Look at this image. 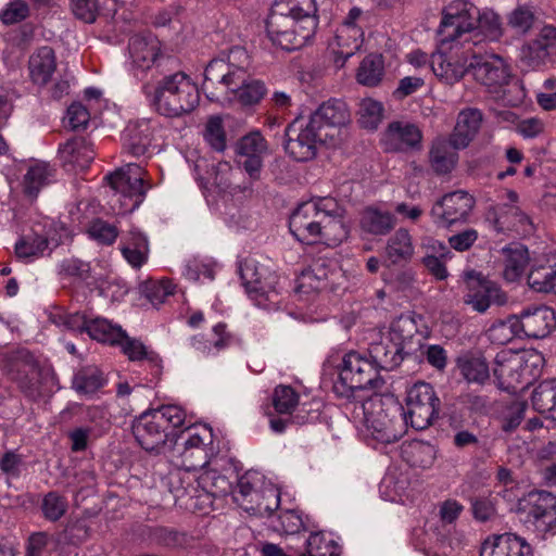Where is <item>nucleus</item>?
<instances>
[{
    "label": "nucleus",
    "mask_w": 556,
    "mask_h": 556,
    "mask_svg": "<svg viewBox=\"0 0 556 556\" xmlns=\"http://www.w3.org/2000/svg\"><path fill=\"white\" fill-rule=\"evenodd\" d=\"M87 333L93 340L112 345L121 343L125 338V331L119 326L102 317L89 318Z\"/></svg>",
    "instance_id": "43"
},
{
    "label": "nucleus",
    "mask_w": 556,
    "mask_h": 556,
    "mask_svg": "<svg viewBox=\"0 0 556 556\" xmlns=\"http://www.w3.org/2000/svg\"><path fill=\"white\" fill-rule=\"evenodd\" d=\"M148 539L152 544L168 548L181 547L187 543L185 533L166 527L150 528Z\"/></svg>",
    "instance_id": "50"
},
{
    "label": "nucleus",
    "mask_w": 556,
    "mask_h": 556,
    "mask_svg": "<svg viewBox=\"0 0 556 556\" xmlns=\"http://www.w3.org/2000/svg\"><path fill=\"white\" fill-rule=\"evenodd\" d=\"M464 279L470 290L465 295V303L471 305L477 312L484 313L492 303L497 305L506 303V294L495 283L482 279L479 273L466 271Z\"/></svg>",
    "instance_id": "22"
},
{
    "label": "nucleus",
    "mask_w": 556,
    "mask_h": 556,
    "mask_svg": "<svg viewBox=\"0 0 556 556\" xmlns=\"http://www.w3.org/2000/svg\"><path fill=\"white\" fill-rule=\"evenodd\" d=\"M59 154L64 165L84 170L94 159L92 147L87 141H65L59 147Z\"/></svg>",
    "instance_id": "34"
},
{
    "label": "nucleus",
    "mask_w": 556,
    "mask_h": 556,
    "mask_svg": "<svg viewBox=\"0 0 556 556\" xmlns=\"http://www.w3.org/2000/svg\"><path fill=\"white\" fill-rule=\"evenodd\" d=\"M339 277H341V271L337 267L336 262L317 258L311 264L308 269L302 273L298 291L333 290L334 281Z\"/></svg>",
    "instance_id": "24"
},
{
    "label": "nucleus",
    "mask_w": 556,
    "mask_h": 556,
    "mask_svg": "<svg viewBox=\"0 0 556 556\" xmlns=\"http://www.w3.org/2000/svg\"><path fill=\"white\" fill-rule=\"evenodd\" d=\"M405 453L408 455V462L414 467L429 468L435 459V448L427 442H413L408 445Z\"/></svg>",
    "instance_id": "52"
},
{
    "label": "nucleus",
    "mask_w": 556,
    "mask_h": 556,
    "mask_svg": "<svg viewBox=\"0 0 556 556\" xmlns=\"http://www.w3.org/2000/svg\"><path fill=\"white\" fill-rule=\"evenodd\" d=\"M439 406L440 400L429 383H415L407 391L404 421L416 430H424L438 417Z\"/></svg>",
    "instance_id": "13"
},
{
    "label": "nucleus",
    "mask_w": 556,
    "mask_h": 556,
    "mask_svg": "<svg viewBox=\"0 0 556 556\" xmlns=\"http://www.w3.org/2000/svg\"><path fill=\"white\" fill-rule=\"evenodd\" d=\"M503 276L509 282L517 281L525 273L529 263L528 249L519 243H511L502 250Z\"/></svg>",
    "instance_id": "33"
},
{
    "label": "nucleus",
    "mask_w": 556,
    "mask_h": 556,
    "mask_svg": "<svg viewBox=\"0 0 556 556\" xmlns=\"http://www.w3.org/2000/svg\"><path fill=\"white\" fill-rule=\"evenodd\" d=\"M318 26L315 0H276L266 18V31L275 46L286 51L304 47Z\"/></svg>",
    "instance_id": "2"
},
{
    "label": "nucleus",
    "mask_w": 556,
    "mask_h": 556,
    "mask_svg": "<svg viewBox=\"0 0 556 556\" xmlns=\"http://www.w3.org/2000/svg\"><path fill=\"white\" fill-rule=\"evenodd\" d=\"M89 538V526L86 519H75L67 522L63 539L68 544H79Z\"/></svg>",
    "instance_id": "64"
},
{
    "label": "nucleus",
    "mask_w": 556,
    "mask_h": 556,
    "mask_svg": "<svg viewBox=\"0 0 556 556\" xmlns=\"http://www.w3.org/2000/svg\"><path fill=\"white\" fill-rule=\"evenodd\" d=\"M533 408L542 415L555 420L556 415V379L542 381L531 396Z\"/></svg>",
    "instance_id": "41"
},
{
    "label": "nucleus",
    "mask_w": 556,
    "mask_h": 556,
    "mask_svg": "<svg viewBox=\"0 0 556 556\" xmlns=\"http://www.w3.org/2000/svg\"><path fill=\"white\" fill-rule=\"evenodd\" d=\"M469 58L448 59L444 53H432L431 68L433 74L444 84L454 85L469 74Z\"/></svg>",
    "instance_id": "27"
},
{
    "label": "nucleus",
    "mask_w": 556,
    "mask_h": 556,
    "mask_svg": "<svg viewBox=\"0 0 556 556\" xmlns=\"http://www.w3.org/2000/svg\"><path fill=\"white\" fill-rule=\"evenodd\" d=\"M518 510L539 532L556 533V495L547 491L530 492L519 502Z\"/></svg>",
    "instance_id": "16"
},
{
    "label": "nucleus",
    "mask_w": 556,
    "mask_h": 556,
    "mask_svg": "<svg viewBox=\"0 0 556 556\" xmlns=\"http://www.w3.org/2000/svg\"><path fill=\"white\" fill-rule=\"evenodd\" d=\"M520 329L516 315L509 316L505 320H500L493 324L489 330L488 336L493 343L504 345L513 341L516 336H519Z\"/></svg>",
    "instance_id": "49"
},
{
    "label": "nucleus",
    "mask_w": 556,
    "mask_h": 556,
    "mask_svg": "<svg viewBox=\"0 0 556 556\" xmlns=\"http://www.w3.org/2000/svg\"><path fill=\"white\" fill-rule=\"evenodd\" d=\"M349 39L350 38L343 35V31L336 36L338 49H333L332 53L333 62L337 67H343L345 62L355 54L363 43V39H358L357 37L353 38L352 42H349Z\"/></svg>",
    "instance_id": "59"
},
{
    "label": "nucleus",
    "mask_w": 556,
    "mask_h": 556,
    "mask_svg": "<svg viewBox=\"0 0 556 556\" xmlns=\"http://www.w3.org/2000/svg\"><path fill=\"white\" fill-rule=\"evenodd\" d=\"M517 319L520 332L528 338H545L556 328L554 309L544 305L523 309Z\"/></svg>",
    "instance_id": "23"
},
{
    "label": "nucleus",
    "mask_w": 556,
    "mask_h": 556,
    "mask_svg": "<svg viewBox=\"0 0 556 556\" xmlns=\"http://www.w3.org/2000/svg\"><path fill=\"white\" fill-rule=\"evenodd\" d=\"M383 380L376 367L367 357L358 352H349L344 355L339 370V378L333 384V392L342 399L356 397V392L372 389L378 390Z\"/></svg>",
    "instance_id": "7"
},
{
    "label": "nucleus",
    "mask_w": 556,
    "mask_h": 556,
    "mask_svg": "<svg viewBox=\"0 0 556 556\" xmlns=\"http://www.w3.org/2000/svg\"><path fill=\"white\" fill-rule=\"evenodd\" d=\"M242 80L241 84L229 81L216 87L211 86L203 92L210 101H236L242 106L257 104L267 92L264 81L252 78L250 74H247Z\"/></svg>",
    "instance_id": "19"
},
{
    "label": "nucleus",
    "mask_w": 556,
    "mask_h": 556,
    "mask_svg": "<svg viewBox=\"0 0 556 556\" xmlns=\"http://www.w3.org/2000/svg\"><path fill=\"white\" fill-rule=\"evenodd\" d=\"M199 492L213 497H222L231 491V483L227 477L218 473L216 470H204L199 475Z\"/></svg>",
    "instance_id": "45"
},
{
    "label": "nucleus",
    "mask_w": 556,
    "mask_h": 556,
    "mask_svg": "<svg viewBox=\"0 0 556 556\" xmlns=\"http://www.w3.org/2000/svg\"><path fill=\"white\" fill-rule=\"evenodd\" d=\"M414 254V244L407 229H397L388 240L386 247L387 261L392 265L410 261Z\"/></svg>",
    "instance_id": "36"
},
{
    "label": "nucleus",
    "mask_w": 556,
    "mask_h": 556,
    "mask_svg": "<svg viewBox=\"0 0 556 556\" xmlns=\"http://www.w3.org/2000/svg\"><path fill=\"white\" fill-rule=\"evenodd\" d=\"M128 51L132 68L142 73L152 66L159 68L176 63L172 56L161 53L160 41L156 38L132 36L128 42Z\"/></svg>",
    "instance_id": "21"
},
{
    "label": "nucleus",
    "mask_w": 556,
    "mask_h": 556,
    "mask_svg": "<svg viewBox=\"0 0 556 556\" xmlns=\"http://www.w3.org/2000/svg\"><path fill=\"white\" fill-rule=\"evenodd\" d=\"M225 139H263L258 129H249L244 119L225 115Z\"/></svg>",
    "instance_id": "55"
},
{
    "label": "nucleus",
    "mask_w": 556,
    "mask_h": 556,
    "mask_svg": "<svg viewBox=\"0 0 556 556\" xmlns=\"http://www.w3.org/2000/svg\"><path fill=\"white\" fill-rule=\"evenodd\" d=\"M106 383L103 371L94 365L79 368L73 376L72 388L81 395H91Z\"/></svg>",
    "instance_id": "38"
},
{
    "label": "nucleus",
    "mask_w": 556,
    "mask_h": 556,
    "mask_svg": "<svg viewBox=\"0 0 556 556\" xmlns=\"http://www.w3.org/2000/svg\"><path fill=\"white\" fill-rule=\"evenodd\" d=\"M267 150L266 141H235L237 163L256 178L262 167V155Z\"/></svg>",
    "instance_id": "31"
},
{
    "label": "nucleus",
    "mask_w": 556,
    "mask_h": 556,
    "mask_svg": "<svg viewBox=\"0 0 556 556\" xmlns=\"http://www.w3.org/2000/svg\"><path fill=\"white\" fill-rule=\"evenodd\" d=\"M469 74L473 79L497 92L503 89L502 99L509 106H518L526 98L519 79H514L507 62L498 54H476L468 59Z\"/></svg>",
    "instance_id": "5"
},
{
    "label": "nucleus",
    "mask_w": 556,
    "mask_h": 556,
    "mask_svg": "<svg viewBox=\"0 0 556 556\" xmlns=\"http://www.w3.org/2000/svg\"><path fill=\"white\" fill-rule=\"evenodd\" d=\"M476 205L475 198L464 190L448 192L438 199L430 211L433 223L442 228H451L468 223Z\"/></svg>",
    "instance_id": "15"
},
{
    "label": "nucleus",
    "mask_w": 556,
    "mask_h": 556,
    "mask_svg": "<svg viewBox=\"0 0 556 556\" xmlns=\"http://www.w3.org/2000/svg\"><path fill=\"white\" fill-rule=\"evenodd\" d=\"M529 287L541 293H556V262L533 267L528 275Z\"/></svg>",
    "instance_id": "44"
},
{
    "label": "nucleus",
    "mask_w": 556,
    "mask_h": 556,
    "mask_svg": "<svg viewBox=\"0 0 556 556\" xmlns=\"http://www.w3.org/2000/svg\"><path fill=\"white\" fill-rule=\"evenodd\" d=\"M345 210L331 197H318L303 202L292 212L289 229L302 243H324L336 247L349 236Z\"/></svg>",
    "instance_id": "1"
},
{
    "label": "nucleus",
    "mask_w": 556,
    "mask_h": 556,
    "mask_svg": "<svg viewBox=\"0 0 556 556\" xmlns=\"http://www.w3.org/2000/svg\"><path fill=\"white\" fill-rule=\"evenodd\" d=\"M118 0H72L71 9L76 18L94 23L98 16L113 17Z\"/></svg>",
    "instance_id": "30"
},
{
    "label": "nucleus",
    "mask_w": 556,
    "mask_h": 556,
    "mask_svg": "<svg viewBox=\"0 0 556 556\" xmlns=\"http://www.w3.org/2000/svg\"><path fill=\"white\" fill-rule=\"evenodd\" d=\"M395 216L388 211L369 206L364 210L361 217V228L375 236H384L395 226Z\"/></svg>",
    "instance_id": "37"
},
{
    "label": "nucleus",
    "mask_w": 556,
    "mask_h": 556,
    "mask_svg": "<svg viewBox=\"0 0 556 556\" xmlns=\"http://www.w3.org/2000/svg\"><path fill=\"white\" fill-rule=\"evenodd\" d=\"M383 106L380 102L367 99L364 100L358 117V125L368 130H375L378 128V125L382 118Z\"/></svg>",
    "instance_id": "57"
},
{
    "label": "nucleus",
    "mask_w": 556,
    "mask_h": 556,
    "mask_svg": "<svg viewBox=\"0 0 556 556\" xmlns=\"http://www.w3.org/2000/svg\"><path fill=\"white\" fill-rule=\"evenodd\" d=\"M29 75L34 84L47 85L56 70L54 50L49 46L40 47L28 60Z\"/></svg>",
    "instance_id": "29"
},
{
    "label": "nucleus",
    "mask_w": 556,
    "mask_h": 556,
    "mask_svg": "<svg viewBox=\"0 0 556 556\" xmlns=\"http://www.w3.org/2000/svg\"><path fill=\"white\" fill-rule=\"evenodd\" d=\"M478 8L466 0H455L442 11L438 37L441 45L458 40L464 34L476 30Z\"/></svg>",
    "instance_id": "14"
},
{
    "label": "nucleus",
    "mask_w": 556,
    "mask_h": 556,
    "mask_svg": "<svg viewBox=\"0 0 556 556\" xmlns=\"http://www.w3.org/2000/svg\"><path fill=\"white\" fill-rule=\"evenodd\" d=\"M534 20V13L529 7L518 5L508 15V25L518 33L526 34L533 26Z\"/></svg>",
    "instance_id": "63"
},
{
    "label": "nucleus",
    "mask_w": 556,
    "mask_h": 556,
    "mask_svg": "<svg viewBox=\"0 0 556 556\" xmlns=\"http://www.w3.org/2000/svg\"><path fill=\"white\" fill-rule=\"evenodd\" d=\"M384 75V60L381 54L371 53L363 59L361 62L356 79L357 81L367 87L378 86Z\"/></svg>",
    "instance_id": "42"
},
{
    "label": "nucleus",
    "mask_w": 556,
    "mask_h": 556,
    "mask_svg": "<svg viewBox=\"0 0 556 556\" xmlns=\"http://www.w3.org/2000/svg\"><path fill=\"white\" fill-rule=\"evenodd\" d=\"M317 141H283L285 152L294 161L307 162L317 153Z\"/></svg>",
    "instance_id": "62"
},
{
    "label": "nucleus",
    "mask_w": 556,
    "mask_h": 556,
    "mask_svg": "<svg viewBox=\"0 0 556 556\" xmlns=\"http://www.w3.org/2000/svg\"><path fill=\"white\" fill-rule=\"evenodd\" d=\"M49 241L46 237L36 233L23 236L15 243V254L18 258L31 261L45 255Z\"/></svg>",
    "instance_id": "46"
},
{
    "label": "nucleus",
    "mask_w": 556,
    "mask_h": 556,
    "mask_svg": "<svg viewBox=\"0 0 556 556\" xmlns=\"http://www.w3.org/2000/svg\"><path fill=\"white\" fill-rule=\"evenodd\" d=\"M141 168L138 166L118 169L106 179L111 188L118 195L119 208L123 213H131L142 203L147 188L140 176Z\"/></svg>",
    "instance_id": "18"
},
{
    "label": "nucleus",
    "mask_w": 556,
    "mask_h": 556,
    "mask_svg": "<svg viewBox=\"0 0 556 556\" xmlns=\"http://www.w3.org/2000/svg\"><path fill=\"white\" fill-rule=\"evenodd\" d=\"M493 375L498 388L509 393H516L531 382L530 379L525 377L522 364L518 359H508L503 363L497 361Z\"/></svg>",
    "instance_id": "28"
},
{
    "label": "nucleus",
    "mask_w": 556,
    "mask_h": 556,
    "mask_svg": "<svg viewBox=\"0 0 556 556\" xmlns=\"http://www.w3.org/2000/svg\"><path fill=\"white\" fill-rule=\"evenodd\" d=\"M483 122V114L479 109H463L456 118L450 139H475Z\"/></svg>",
    "instance_id": "39"
},
{
    "label": "nucleus",
    "mask_w": 556,
    "mask_h": 556,
    "mask_svg": "<svg viewBox=\"0 0 556 556\" xmlns=\"http://www.w3.org/2000/svg\"><path fill=\"white\" fill-rule=\"evenodd\" d=\"M239 273L245 291L258 306L278 304L280 278L269 260L247 258L240 264Z\"/></svg>",
    "instance_id": "8"
},
{
    "label": "nucleus",
    "mask_w": 556,
    "mask_h": 556,
    "mask_svg": "<svg viewBox=\"0 0 556 556\" xmlns=\"http://www.w3.org/2000/svg\"><path fill=\"white\" fill-rule=\"evenodd\" d=\"M467 147V141H434L429 152L432 169L439 175L450 173L457 163V150Z\"/></svg>",
    "instance_id": "26"
},
{
    "label": "nucleus",
    "mask_w": 556,
    "mask_h": 556,
    "mask_svg": "<svg viewBox=\"0 0 556 556\" xmlns=\"http://www.w3.org/2000/svg\"><path fill=\"white\" fill-rule=\"evenodd\" d=\"M249 64L250 58L247 50L239 46L232 47L226 59L216 58L208 62L203 74L202 90L224 83H233V80L241 84L245 75L249 74Z\"/></svg>",
    "instance_id": "12"
},
{
    "label": "nucleus",
    "mask_w": 556,
    "mask_h": 556,
    "mask_svg": "<svg viewBox=\"0 0 556 556\" xmlns=\"http://www.w3.org/2000/svg\"><path fill=\"white\" fill-rule=\"evenodd\" d=\"M172 455L181 459V466L189 469H203L215 454L213 430L207 426L186 427L173 441Z\"/></svg>",
    "instance_id": "9"
},
{
    "label": "nucleus",
    "mask_w": 556,
    "mask_h": 556,
    "mask_svg": "<svg viewBox=\"0 0 556 556\" xmlns=\"http://www.w3.org/2000/svg\"><path fill=\"white\" fill-rule=\"evenodd\" d=\"M408 327L414 329L410 320H399L392 325L388 338L371 343L368 349L369 362L379 370H393L412 353V336L404 337L402 332Z\"/></svg>",
    "instance_id": "11"
},
{
    "label": "nucleus",
    "mask_w": 556,
    "mask_h": 556,
    "mask_svg": "<svg viewBox=\"0 0 556 556\" xmlns=\"http://www.w3.org/2000/svg\"><path fill=\"white\" fill-rule=\"evenodd\" d=\"M462 376L470 383L483 386L490 380V369L485 357L480 353H466L456 361Z\"/></svg>",
    "instance_id": "35"
},
{
    "label": "nucleus",
    "mask_w": 556,
    "mask_h": 556,
    "mask_svg": "<svg viewBox=\"0 0 556 556\" xmlns=\"http://www.w3.org/2000/svg\"><path fill=\"white\" fill-rule=\"evenodd\" d=\"M175 286L168 279H163L160 281H148L143 287V293L148 301L153 306H159L164 303L166 299L174 294Z\"/></svg>",
    "instance_id": "58"
},
{
    "label": "nucleus",
    "mask_w": 556,
    "mask_h": 556,
    "mask_svg": "<svg viewBox=\"0 0 556 556\" xmlns=\"http://www.w3.org/2000/svg\"><path fill=\"white\" fill-rule=\"evenodd\" d=\"M197 469H189L186 467L178 468L168 475L169 491L177 500L189 497L193 500L200 496L199 494V475L195 473Z\"/></svg>",
    "instance_id": "32"
},
{
    "label": "nucleus",
    "mask_w": 556,
    "mask_h": 556,
    "mask_svg": "<svg viewBox=\"0 0 556 556\" xmlns=\"http://www.w3.org/2000/svg\"><path fill=\"white\" fill-rule=\"evenodd\" d=\"M116 344L122 346L124 354H126L130 361L147 359L154 366L159 367V355L153 351H148V349L140 341L130 339L125 333L123 341Z\"/></svg>",
    "instance_id": "56"
},
{
    "label": "nucleus",
    "mask_w": 556,
    "mask_h": 556,
    "mask_svg": "<svg viewBox=\"0 0 556 556\" xmlns=\"http://www.w3.org/2000/svg\"><path fill=\"white\" fill-rule=\"evenodd\" d=\"M200 102L195 84L180 71L164 76L155 89L154 103L167 117H178L192 112Z\"/></svg>",
    "instance_id": "6"
},
{
    "label": "nucleus",
    "mask_w": 556,
    "mask_h": 556,
    "mask_svg": "<svg viewBox=\"0 0 556 556\" xmlns=\"http://www.w3.org/2000/svg\"><path fill=\"white\" fill-rule=\"evenodd\" d=\"M476 29L490 41H497L504 34L501 16L493 10L478 9Z\"/></svg>",
    "instance_id": "47"
},
{
    "label": "nucleus",
    "mask_w": 556,
    "mask_h": 556,
    "mask_svg": "<svg viewBox=\"0 0 556 556\" xmlns=\"http://www.w3.org/2000/svg\"><path fill=\"white\" fill-rule=\"evenodd\" d=\"M186 412L177 405H163L144 412L132 422V434L138 444L150 453L161 454L170 450L176 430L185 426Z\"/></svg>",
    "instance_id": "3"
},
{
    "label": "nucleus",
    "mask_w": 556,
    "mask_h": 556,
    "mask_svg": "<svg viewBox=\"0 0 556 556\" xmlns=\"http://www.w3.org/2000/svg\"><path fill=\"white\" fill-rule=\"evenodd\" d=\"M68 502L56 491L48 492L41 501L40 509L45 519L55 522L67 511Z\"/></svg>",
    "instance_id": "51"
},
{
    "label": "nucleus",
    "mask_w": 556,
    "mask_h": 556,
    "mask_svg": "<svg viewBox=\"0 0 556 556\" xmlns=\"http://www.w3.org/2000/svg\"><path fill=\"white\" fill-rule=\"evenodd\" d=\"M552 53L540 41L531 40L522 48L521 60L531 68H538L551 60Z\"/></svg>",
    "instance_id": "60"
},
{
    "label": "nucleus",
    "mask_w": 556,
    "mask_h": 556,
    "mask_svg": "<svg viewBox=\"0 0 556 556\" xmlns=\"http://www.w3.org/2000/svg\"><path fill=\"white\" fill-rule=\"evenodd\" d=\"M249 507H242L245 511L256 516H270L273 511L279 506V495L276 491L269 489L266 492L260 491V497L248 500Z\"/></svg>",
    "instance_id": "53"
},
{
    "label": "nucleus",
    "mask_w": 556,
    "mask_h": 556,
    "mask_svg": "<svg viewBox=\"0 0 556 556\" xmlns=\"http://www.w3.org/2000/svg\"><path fill=\"white\" fill-rule=\"evenodd\" d=\"M3 369L21 389L31 390L39 381L40 367L26 349L15 348L3 352Z\"/></svg>",
    "instance_id": "20"
},
{
    "label": "nucleus",
    "mask_w": 556,
    "mask_h": 556,
    "mask_svg": "<svg viewBox=\"0 0 556 556\" xmlns=\"http://www.w3.org/2000/svg\"><path fill=\"white\" fill-rule=\"evenodd\" d=\"M299 393L290 386L279 384L271 394V405L276 413L290 416L299 404Z\"/></svg>",
    "instance_id": "48"
},
{
    "label": "nucleus",
    "mask_w": 556,
    "mask_h": 556,
    "mask_svg": "<svg viewBox=\"0 0 556 556\" xmlns=\"http://www.w3.org/2000/svg\"><path fill=\"white\" fill-rule=\"evenodd\" d=\"M480 556H533V552L523 538L505 532L489 536L481 546Z\"/></svg>",
    "instance_id": "25"
},
{
    "label": "nucleus",
    "mask_w": 556,
    "mask_h": 556,
    "mask_svg": "<svg viewBox=\"0 0 556 556\" xmlns=\"http://www.w3.org/2000/svg\"><path fill=\"white\" fill-rule=\"evenodd\" d=\"M507 202L490 206L485 213V220L496 232L515 231L529 233L532 231L530 217L517 205V192L509 190L506 193Z\"/></svg>",
    "instance_id": "17"
},
{
    "label": "nucleus",
    "mask_w": 556,
    "mask_h": 556,
    "mask_svg": "<svg viewBox=\"0 0 556 556\" xmlns=\"http://www.w3.org/2000/svg\"><path fill=\"white\" fill-rule=\"evenodd\" d=\"M53 172L46 162H36L30 165L23 179L24 193L31 199L37 198L41 188L51 181Z\"/></svg>",
    "instance_id": "40"
},
{
    "label": "nucleus",
    "mask_w": 556,
    "mask_h": 556,
    "mask_svg": "<svg viewBox=\"0 0 556 556\" xmlns=\"http://www.w3.org/2000/svg\"><path fill=\"white\" fill-rule=\"evenodd\" d=\"M306 552L308 556H338L340 547L332 539H327L324 533L315 532L306 540Z\"/></svg>",
    "instance_id": "54"
},
{
    "label": "nucleus",
    "mask_w": 556,
    "mask_h": 556,
    "mask_svg": "<svg viewBox=\"0 0 556 556\" xmlns=\"http://www.w3.org/2000/svg\"><path fill=\"white\" fill-rule=\"evenodd\" d=\"M351 123L346 103L338 99L323 102L309 117H295L285 129L287 139H334Z\"/></svg>",
    "instance_id": "4"
},
{
    "label": "nucleus",
    "mask_w": 556,
    "mask_h": 556,
    "mask_svg": "<svg viewBox=\"0 0 556 556\" xmlns=\"http://www.w3.org/2000/svg\"><path fill=\"white\" fill-rule=\"evenodd\" d=\"M365 425L371 437L381 443H393L405 432L402 407L393 402L384 404L380 397L363 404Z\"/></svg>",
    "instance_id": "10"
},
{
    "label": "nucleus",
    "mask_w": 556,
    "mask_h": 556,
    "mask_svg": "<svg viewBox=\"0 0 556 556\" xmlns=\"http://www.w3.org/2000/svg\"><path fill=\"white\" fill-rule=\"evenodd\" d=\"M388 139H422L424 134L415 123L406 121H393L386 129Z\"/></svg>",
    "instance_id": "61"
}]
</instances>
